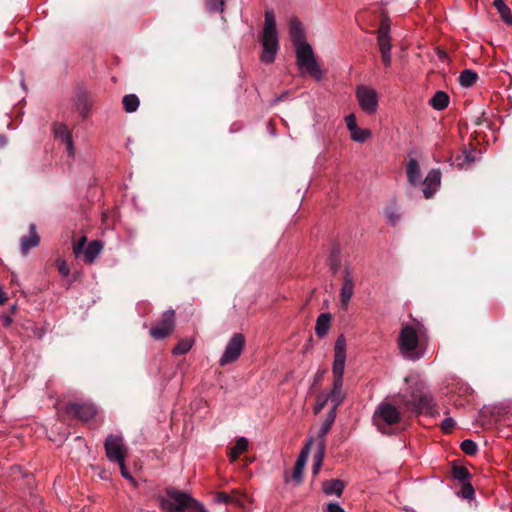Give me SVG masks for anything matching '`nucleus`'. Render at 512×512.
Wrapping results in <instances>:
<instances>
[{"instance_id":"nucleus-1","label":"nucleus","mask_w":512,"mask_h":512,"mask_svg":"<svg viewBox=\"0 0 512 512\" xmlns=\"http://www.w3.org/2000/svg\"><path fill=\"white\" fill-rule=\"evenodd\" d=\"M405 382L409 384L407 393H399L394 397V402L403 407L404 410L413 411L417 414L425 413L435 416L436 402L425 383L413 376H406Z\"/></svg>"},{"instance_id":"nucleus-2","label":"nucleus","mask_w":512,"mask_h":512,"mask_svg":"<svg viewBox=\"0 0 512 512\" xmlns=\"http://www.w3.org/2000/svg\"><path fill=\"white\" fill-rule=\"evenodd\" d=\"M160 507L167 512H208L203 504L173 487L166 489V496L161 498Z\"/></svg>"},{"instance_id":"nucleus-3","label":"nucleus","mask_w":512,"mask_h":512,"mask_svg":"<svg viewBox=\"0 0 512 512\" xmlns=\"http://www.w3.org/2000/svg\"><path fill=\"white\" fill-rule=\"evenodd\" d=\"M261 43L263 46V51L261 53L260 59L263 63L270 64L274 61L276 53L279 49L276 21L272 10H267L265 12V21Z\"/></svg>"},{"instance_id":"nucleus-4","label":"nucleus","mask_w":512,"mask_h":512,"mask_svg":"<svg viewBox=\"0 0 512 512\" xmlns=\"http://www.w3.org/2000/svg\"><path fill=\"white\" fill-rule=\"evenodd\" d=\"M297 64L305 68L308 74L315 79L322 78V70L315 60L312 47L307 42L295 45Z\"/></svg>"},{"instance_id":"nucleus-5","label":"nucleus","mask_w":512,"mask_h":512,"mask_svg":"<svg viewBox=\"0 0 512 512\" xmlns=\"http://www.w3.org/2000/svg\"><path fill=\"white\" fill-rule=\"evenodd\" d=\"M418 343L416 330L409 325H405L399 335V347L405 358L418 360L422 357V354L416 351Z\"/></svg>"},{"instance_id":"nucleus-6","label":"nucleus","mask_w":512,"mask_h":512,"mask_svg":"<svg viewBox=\"0 0 512 512\" xmlns=\"http://www.w3.org/2000/svg\"><path fill=\"white\" fill-rule=\"evenodd\" d=\"M373 420L377 428L385 433V428L397 424L401 420L400 411L391 403H381L373 416Z\"/></svg>"},{"instance_id":"nucleus-7","label":"nucleus","mask_w":512,"mask_h":512,"mask_svg":"<svg viewBox=\"0 0 512 512\" xmlns=\"http://www.w3.org/2000/svg\"><path fill=\"white\" fill-rule=\"evenodd\" d=\"M175 329V312L174 310H167L162 314L161 319L153 325L150 330V336L157 340H163L169 337Z\"/></svg>"},{"instance_id":"nucleus-8","label":"nucleus","mask_w":512,"mask_h":512,"mask_svg":"<svg viewBox=\"0 0 512 512\" xmlns=\"http://www.w3.org/2000/svg\"><path fill=\"white\" fill-rule=\"evenodd\" d=\"M245 337L241 333H235L227 343L224 353L219 360L220 366L235 362L241 355L245 346Z\"/></svg>"},{"instance_id":"nucleus-9","label":"nucleus","mask_w":512,"mask_h":512,"mask_svg":"<svg viewBox=\"0 0 512 512\" xmlns=\"http://www.w3.org/2000/svg\"><path fill=\"white\" fill-rule=\"evenodd\" d=\"M104 448L106 456L110 461L122 462V460H125L127 448L124 445L122 436L109 434L104 442Z\"/></svg>"},{"instance_id":"nucleus-10","label":"nucleus","mask_w":512,"mask_h":512,"mask_svg":"<svg viewBox=\"0 0 512 512\" xmlns=\"http://www.w3.org/2000/svg\"><path fill=\"white\" fill-rule=\"evenodd\" d=\"M356 97L361 109L367 114H374L378 109V94L373 88L360 85L356 88Z\"/></svg>"},{"instance_id":"nucleus-11","label":"nucleus","mask_w":512,"mask_h":512,"mask_svg":"<svg viewBox=\"0 0 512 512\" xmlns=\"http://www.w3.org/2000/svg\"><path fill=\"white\" fill-rule=\"evenodd\" d=\"M65 412L75 419L87 422L95 417L97 409L91 403L71 402L66 405Z\"/></svg>"},{"instance_id":"nucleus-12","label":"nucleus","mask_w":512,"mask_h":512,"mask_svg":"<svg viewBox=\"0 0 512 512\" xmlns=\"http://www.w3.org/2000/svg\"><path fill=\"white\" fill-rule=\"evenodd\" d=\"M354 280L348 267L344 270V277L342 286L340 289V303L341 308L346 311L348 309L349 302L354 294Z\"/></svg>"},{"instance_id":"nucleus-13","label":"nucleus","mask_w":512,"mask_h":512,"mask_svg":"<svg viewBox=\"0 0 512 512\" xmlns=\"http://www.w3.org/2000/svg\"><path fill=\"white\" fill-rule=\"evenodd\" d=\"M440 181L441 173L439 170L432 169L431 171H429L423 182V184L425 185L423 189V194L425 198L429 199L435 194L436 189L440 185Z\"/></svg>"},{"instance_id":"nucleus-14","label":"nucleus","mask_w":512,"mask_h":512,"mask_svg":"<svg viewBox=\"0 0 512 512\" xmlns=\"http://www.w3.org/2000/svg\"><path fill=\"white\" fill-rule=\"evenodd\" d=\"M55 138L62 140L66 144L69 156H74V146L72 135L68 127L63 123H57L53 126Z\"/></svg>"},{"instance_id":"nucleus-15","label":"nucleus","mask_w":512,"mask_h":512,"mask_svg":"<svg viewBox=\"0 0 512 512\" xmlns=\"http://www.w3.org/2000/svg\"><path fill=\"white\" fill-rule=\"evenodd\" d=\"M40 243V236L36 231V225L31 223L29 226V234L22 236L20 239L21 252L27 255L31 248L38 246Z\"/></svg>"},{"instance_id":"nucleus-16","label":"nucleus","mask_w":512,"mask_h":512,"mask_svg":"<svg viewBox=\"0 0 512 512\" xmlns=\"http://www.w3.org/2000/svg\"><path fill=\"white\" fill-rule=\"evenodd\" d=\"M75 109L85 118L91 109V100L88 93L85 90L79 89L74 98Z\"/></svg>"},{"instance_id":"nucleus-17","label":"nucleus","mask_w":512,"mask_h":512,"mask_svg":"<svg viewBox=\"0 0 512 512\" xmlns=\"http://www.w3.org/2000/svg\"><path fill=\"white\" fill-rule=\"evenodd\" d=\"M247 496L236 490L232 491L231 494L226 492H219L216 494L215 500L218 503L233 504L236 506H243Z\"/></svg>"},{"instance_id":"nucleus-18","label":"nucleus","mask_w":512,"mask_h":512,"mask_svg":"<svg viewBox=\"0 0 512 512\" xmlns=\"http://www.w3.org/2000/svg\"><path fill=\"white\" fill-rule=\"evenodd\" d=\"M346 483L340 479L326 480L322 483V491L326 495H336L341 497L345 489Z\"/></svg>"},{"instance_id":"nucleus-19","label":"nucleus","mask_w":512,"mask_h":512,"mask_svg":"<svg viewBox=\"0 0 512 512\" xmlns=\"http://www.w3.org/2000/svg\"><path fill=\"white\" fill-rule=\"evenodd\" d=\"M289 33H290V37H291V40H292L294 45H297V44L305 42L304 41V38H305L304 31H303V28H302V24H301V22L299 20L292 19L290 21Z\"/></svg>"},{"instance_id":"nucleus-20","label":"nucleus","mask_w":512,"mask_h":512,"mask_svg":"<svg viewBox=\"0 0 512 512\" xmlns=\"http://www.w3.org/2000/svg\"><path fill=\"white\" fill-rule=\"evenodd\" d=\"M248 439L245 437H239L235 441V446L228 448L227 456L229 459L234 462L238 459L239 455L247 451L248 449Z\"/></svg>"},{"instance_id":"nucleus-21","label":"nucleus","mask_w":512,"mask_h":512,"mask_svg":"<svg viewBox=\"0 0 512 512\" xmlns=\"http://www.w3.org/2000/svg\"><path fill=\"white\" fill-rule=\"evenodd\" d=\"M407 178L411 185H416L420 183L421 180V172L419 168L418 161L416 159L411 158L407 163Z\"/></svg>"},{"instance_id":"nucleus-22","label":"nucleus","mask_w":512,"mask_h":512,"mask_svg":"<svg viewBox=\"0 0 512 512\" xmlns=\"http://www.w3.org/2000/svg\"><path fill=\"white\" fill-rule=\"evenodd\" d=\"M332 316L330 313H322L318 316L316 320V326H315V333L318 337H324L329 328L331 323Z\"/></svg>"},{"instance_id":"nucleus-23","label":"nucleus","mask_w":512,"mask_h":512,"mask_svg":"<svg viewBox=\"0 0 512 512\" xmlns=\"http://www.w3.org/2000/svg\"><path fill=\"white\" fill-rule=\"evenodd\" d=\"M345 360L346 357L344 356H334V363L332 372L334 375V381L336 382V385H343V374H344V368H345Z\"/></svg>"},{"instance_id":"nucleus-24","label":"nucleus","mask_w":512,"mask_h":512,"mask_svg":"<svg viewBox=\"0 0 512 512\" xmlns=\"http://www.w3.org/2000/svg\"><path fill=\"white\" fill-rule=\"evenodd\" d=\"M336 418V412L334 410H330L324 423L322 424L318 435H317V443L323 442L326 445V435L329 433L334 421Z\"/></svg>"},{"instance_id":"nucleus-25","label":"nucleus","mask_w":512,"mask_h":512,"mask_svg":"<svg viewBox=\"0 0 512 512\" xmlns=\"http://www.w3.org/2000/svg\"><path fill=\"white\" fill-rule=\"evenodd\" d=\"M102 249H103V244L101 241H99V240L91 241L84 251L85 262L93 263Z\"/></svg>"},{"instance_id":"nucleus-26","label":"nucleus","mask_w":512,"mask_h":512,"mask_svg":"<svg viewBox=\"0 0 512 512\" xmlns=\"http://www.w3.org/2000/svg\"><path fill=\"white\" fill-rule=\"evenodd\" d=\"M493 6L498 11L502 21L512 27V14L510 8L504 3V0H494Z\"/></svg>"},{"instance_id":"nucleus-27","label":"nucleus","mask_w":512,"mask_h":512,"mask_svg":"<svg viewBox=\"0 0 512 512\" xmlns=\"http://www.w3.org/2000/svg\"><path fill=\"white\" fill-rule=\"evenodd\" d=\"M429 103L436 110H443L449 105V95L444 91H437Z\"/></svg>"},{"instance_id":"nucleus-28","label":"nucleus","mask_w":512,"mask_h":512,"mask_svg":"<svg viewBox=\"0 0 512 512\" xmlns=\"http://www.w3.org/2000/svg\"><path fill=\"white\" fill-rule=\"evenodd\" d=\"M325 452H326V445L323 444V442L317 443V452L314 455V462H313V466H312V474L314 476L319 473V471L322 467L323 459L325 457Z\"/></svg>"},{"instance_id":"nucleus-29","label":"nucleus","mask_w":512,"mask_h":512,"mask_svg":"<svg viewBox=\"0 0 512 512\" xmlns=\"http://www.w3.org/2000/svg\"><path fill=\"white\" fill-rule=\"evenodd\" d=\"M342 386L343 385H336V382H333V389L331 393L328 396V400L332 403L331 410H334L336 412L337 407L342 403L344 399V395L342 394Z\"/></svg>"},{"instance_id":"nucleus-30","label":"nucleus","mask_w":512,"mask_h":512,"mask_svg":"<svg viewBox=\"0 0 512 512\" xmlns=\"http://www.w3.org/2000/svg\"><path fill=\"white\" fill-rule=\"evenodd\" d=\"M122 104L126 112L133 113L138 109L140 101L137 95L128 94L123 97Z\"/></svg>"},{"instance_id":"nucleus-31","label":"nucleus","mask_w":512,"mask_h":512,"mask_svg":"<svg viewBox=\"0 0 512 512\" xmlns=\"http://www.w3.org/2000/svg\"><path fill=\"white\" fill-rule=\"evenodd\" d=\"M20 329L24 331L25 336L27 337H36L41 338L42 337V330L38 328L32 321L28 320L22 324L19 325Z\"/></svg>"},{"instance_id":"nucleus-32","label":"nucleus","mask_w":512,"mask_h":512,"mask_svg":"<svg viewBox=\"0 0 512 512\" xmlns=\"http://www.w3.org/2000/svg\"><path fill=\"white\" fill-rule=\"evenodd\" d=\"M477 79L478 75L476 72L470 69H465L460 73L459 83L463 87H471L477 81Z\"/></svg>"},{"instance_id":"nucleus-33","label":"nucleus","mask_w":512,"mask_h":512,"mask_svg":"<svg viewBox=\"0 0 512 512\" xmlns=\"http://www.w3.org/2000/svg\"><path fill=\"white\" fill-rule=\"evenodd\" d=\"M451 472H452L453 478L458 480L460 483L468 481L471 477L468 469L465 466L454 464L452 466Z\"/></svg>"},{"instance_id":"nucleus-34","label":"nucleus","mask_w":512,"mask_h":512,"mask_svg":"<svg viewBox=\"0 0 512 512\" xmlns=\"http://www.w3.org/2000/svg\"><path fill=\"white\" fill-rule=\"evenodd\" d=\"M314 439L313 438H310L306 444L304 445V447L302 448L298 458H297V461H296V465L298 466H301L303 468H305V465H306V462H307V459H308V456H309V453H310V449H311V445L313 443Z\"/></svg>"},{"instance_id":"nucleus-35","label":"nucleus","mask_w":512,"mask_h":512,"mask_svg":"<svg viewBox=\"0 0 512 512\" xmlns=\"http://www.w3.org/2000/svg\"><path fill=\"white\" fill-rule=\"evenodd\" d=\"M314 439L313 438H310L306 444L304 445V447L302 448L298 458H297V461H296V465L298 466H301L303 468H305V465H306V462H307V459H308V456H309V453H310V449H311V445L313 443Z\"/></svg>"},{"instance_id":"nucleus-36","label":"nucleus","mask_w":512,"mask_h":512,"mask_svg":"<svg viewBox=\"0 0 512 512\" xmlns=\"http://www.w3.org/2000/svg\"><path fill=\"white\" fill-rule=\"evenodd\" d=\"M341 259H340V251L338 247H334L331 251L329 257V266L332 272L335 274L340 267Z\"/></svg>"},{"instance_id":"nucleus-37","label":"nucleus","mask_w":512,"mask_h":512,"mask_svg":"<svg viewBox=\"0 0 512 512\" xmlns=\"http://www.w3.org/2000/svg\"><path fill=\"white\" fill-rule=\"evenodd\" d=\"M192 347V343L188 339L180 340L177 345L173 348L172 353L174 355L186 354Z\"/></svg>"},{"instance_id":"nucleus-38","label":"nucleus","mask_w":512,"mask_h":512,"mask_svg":"<svg viewBox=\"0 0 512 512\" xmlns=\"http://www.w3.org/2000/svg\"><path fill=\"white\" fill-rule=\"evenodd\" d=\"M460 448L465 454H467L469 456L476 454L478 451L477 444L473 440H470V439H466V440L462 441Z\"/></svg>"},{"instance_id":"nucleus-39","label":"nucleus","mask_w":512,"mask_h":512,"mask_svg":"<svg viewBox=\"0 0 512 512\" xmlns=\"http://www.w3.org/2000/svg\"><path fill=\"white\" fill-rule=\"evenodd\" d=\"M345 348H346V339L344 337L343 334L339 335L337 340H336V343H335V354L334 356H344L346 357V351H345Z\"/></svg>"},{"instance_id":"nucleus-40","label":"nucleus","mask_w":512,"mask_h":512,"mask_svg":"<svg viewBox=\"0 0 512 512\" xmlns=\"http://www.w3.org/2000/svg\"><path fill=\"white\" fill-rule=\"evenodd\" d=\"M385 215L388 222L393 226L400 220V215L395 206L387 207L385 209Z\"/></svg>"},{"instance_id":"nucleus-41","label":"nucleus","mask_w":512,"mask_h":512,"mask_svg":"<svg viewBox=\"0 0 512 512\" xmlns=\"http://www.w3.org/2000/svg\"><path fill=\"white\" fill-rule=\"evenodd\" d=\"M371 135V132L367 129H358L355 132L351 133V138L356 142H364L366 139H368Z\"/></svg>"},{"instance_id":"nucleus-42","label":"nucleus","mask_w":512,"mask_h":512,"mask_svg":"<svg viewBox=\"0 0 512 512\" xmlns=\"http://www.w3.org/2000/svg\"><path fill=\"white\" fill-rule=\"evenodd\" d=\"M462 487H461V495L463 498L465 499H472L473 496H474V488L472 486V484L470 483V481H465V482H462Z\"/></svg>"},{"instance_id":"nucleus-43","label":"nucleus","mask_w":512,"mask_h":512,"mask_svg":"<svg viewBox=\"0 0 512 512\" xmlns=\"http://www.w3.org/2000/svg\"><path fill=\"white\" fill-rule=\"evenodd\" d=\"M87 243V237L86 236H83L81 237L78 241H74L73 242V253L75 254V256H79L81 253L84 252V247Z\"/></svg>"},{"instance_id":"nucleus-44","label":"nucleus","mask_w":512,"mask_h":512,"mask_svg":"<svg viewBox=\"0 0 512 512\" xmlns=\"http://www.w3.org/2000/svg\"><path fill=\"white\" fill-rule=\"evenodd\" d=\"M390 25L387 19H384L377 30V37L390 38Z\"/></svg>"},{"instance_id":"nucleus-45","label":"nucleus","mask_w":512,"mask_h":512,"mask_svg":"<svg viewBox=\"0 0 512 512\" xmlns=\"http://www.w3.org/2000/svg\"><path fill=\"white\" fill-rule=\"evenodd\" d=\"M224 1L223 0H208L207 9L210 12L223 11Z\"/></svg>"},{"instance_id":"nucleus-46","label":"nucleus","mask_w":512,"mask_h":512,"mask_svg":"<svg viewBox=\"0 0 512 512\" xmlns=\"http://www.w3.org/2000/svg\"><path fill=\"white\" fill-rule=\"evenodd\" d=\"M327 402L328 396L326 394H319L314 407V413L318 414L325 407Z\"/></svg>"},{"instance_id":"nucleus-47","label":"nucleus","mask_w":512,"mask_h":512,"mask_svg":"<svg viewBox=\"0 0 512 512\" xmlns=\"http://www.w3.org/2000/svg\"><path fill=\"white\" fill-rule=\"evenodd\" d=\"M378 46L380 53L382 52H390L391 51V43L390 38L377 37Z\"/></svg>"},{"instance_id":"nucleus-48","label":"nucleus","mask_w":512,"mask_h":512,"mask_svg":"<svg viewBox=\"0 0 512 512\" xmlns=\"http://www.w3.org/2000/svg\"><path fill=\"white\" fill-rule=\"evenodd\" d=\"M117 463L119 464L121 475L125 479L129 480L131 483H133L135 485L136 484L135 479L132 477L131 473L126 468L125 460H122V462H117Z\"/></svg>"},{"instance_id":"nucleus-49","label":"nucleus","mask_w":512,"mask_h":512,"mask_svg":"<svg viewBox=\"0 0 512 512\" xmlns=\"http://www.w3.org/2000/svg\"><path fill=\"white\" fill-rule=\"evenodd\" d=\"M346 125L350 133L355 132L358 129L357 123H356V117L354 114H349L345 118Z\"/></svg>"},{"instance_id":"nucleus-50","label":"nucleus","mask_w":512,"mask_h":512,"mask_svg":"<svg viewBox=\"0 0 512 512\" xmlns=\"http://www.w3.org/2000/svg\"><path fill=\"white\" fill-rule=\"evenodd\" d=\"M303 471L304 468L301 466H298L295 464L293 472H292V479L297 483H301L303 479Z\"/></svg>"},{"instance_id":"nucleus-51","label":"nucleus","mask_w":512,"mask_h":512,"mask_svg":"<svg viewBox=\"0 0 512 512\" xmlns=\"http://www.w3.org/2000/svg\"><path fill=\"white\" fill-rule=\"evenodd\" d=\"M455 426V421L452 418H445L441 423V428L445 433H450Z\"/></svg>"},{"instance_id":"nucleus-52","label":"nucleus","mask_w":512,"mask_h":512,"mask_svg":"<svg viewBox=\"0 0 512 512\" xmlns=\"http://www.w3.org/2000/svg\"><path fill=\"white\" fill-rule=\"evenodd\" d=\"M58 271L64 277H66L70 274V269L65 260L58 261Z\"/></svg>"},{"instance_id":"nucleus-53","label":"nucleus","mask_w":512,"mask_h":512,"mask_svg":"<svg viewBox=\"0 0 512 512\" xmlns=\"http://www.w3.org/2000/svg\"><path fill=\"white\" fill-rule=\"evenodd\" d=\"M326 512H345L338 503H329Z\"/></svg>"},{"instance_id":"nucleus-54","label":"nucleus","mask_w":512,"mask_h":512,"mask_svg":"<svg viewBox=\"0 0 512 512\" xmlns=\"http://www.w3.org/2000/svg\"><path fill=\"white\" fill-rule=\"evenodd\" d=\"M381 59H382L383 64L386 67H389L391 65V53L390 52H385V53L382 52Z\"/></svg>"},{"instance_id":"nucleus-55","label":"nucleus","mask_w":512,"mask_h":512,"mask_svg":"<svg viewBox=\"0 0 512 512\" xmlns=\"http://www.w3.org/2000/svg\"><path fill=\"white\" fill-rule=\"evenodd\" d=\"M0 318H1V321H2V325L4 327H6V328L11 327V325L13 323V319L9 315L4 314Z\"/></svg>"},{"instance_id":"nucleus-56","label":"nucleus","mask_w":512,"mask_h":512,"mask_svg":"<svg viewBox=\"0 0 512 512\" xmlns=\"http://www.w3.org/2000/svg\"><path fill=\"white\" fill-rule=\"evenodd\" d=\"M324 372L325 371H319V372L316 373V375L314 377L313 385L318 384L323 379Z\"/></svg>"},{"instance_id":"nucleus-57","label":"nucleus","mask_w":512,"mask_h":512,"mask_svg":"<svg viewBox=\"0 0 512 512\" xmlns=\"http://www.w3.org/2000/svg\"><path fill=\"white\" fill-rule=\"evenodd\" d=\"M8 300V296L0 289V305H4Z\"/></svg>"},{"instance_id":"nucleus-58","label":"nucleus","mask_w":512,"mask_h":512,"mask_svg":"<svg viewBox=\"0 0 512 512\" xmlns=\"http://www.w3.org/2000/svg\"><path fill=\"white\" fill-rule=\"evenodd\" d=\"M7 143V138L0 134V148L4 147Z\"/></svg>"},{"instance_id":"nucleus-59","label":"nucleus","mask_w":512,"mask_h":512,"mask_svg":"<svg viewBox=\"0 0 512 512\" xmlns=\"http://www.w3.org/2000/svg\"><path fill=\"white\" fill-rule=\"evenodd\" d=\"M438 56L440 59H445L447 58V54L445 51H442V50H438Z\"/></svg>"},{"instance_id":"nucleus-60","label":"nucleus","mask_w":512,"mask_h":512,"mask_svg":"<svg viewBox=\"0 0 512 512\" xmlns=\"http://www.w3.org/2000/svg\"><path fill=\"white\" fill-rule=\"evenodd\" d=\"M464 157H465V161L467 162H472L473 161V158L468 154V153H464Z\"/></svg>"},{"instance_id":"nucleus-61","label":"nucleus","mask_w":512,"mask_h":512,"mask_svg":"<svg viewBox=\"0 0 512 512\" xmlns=\"http://www.w3.org/2000/svg\"><path fill=\"white\" fill-rule=\"evenodd\" d=\"M12 331H13L14 333H16V334H19V335H21V334H22V331H21V330H19V329H18V327H14V328H12Z\"/></svg>"},{"instance_id":"nucleus-62","label":"nucleus","mask_w":512,"mask_h":512,"mask_svg":"<svg viewBox=\"0 0 512 512\" xmlns=\"http://www.w3.org/2000/svg\"><path fill=\"white\" fill-rule=\"evenodd\" d=\"M17 310V306L16 305H13L11 308H10V313L11 314H14Z\"/></svg>"},{"instance_id":"nucleus-63","label":"nucleus","mask_w":512,"mask_h":512,"mask_svg":"<svg viewBox=\"0 0 512 512\" xmlns=\"http://www.w3.org/2000/svg\"><path fill=\"white\" fill-rule=\"evenodd\" d=\"M289 480L288 476L285 475V481L287 482Z\"/></svg>"},{"instance_id":"nucleus-64","label":"nucleus","mask_w":512,"mask_h":512,"mask_svg":"<svg viewBox=\"0 0 512 512\" xmlns=\"http://www.w3.org/2000/svg\"><path fill=\"white\" fill-rule=\"evenodd\" d=\"M140 512H154V511H140Z\"/></svg>"}]
</instances>
